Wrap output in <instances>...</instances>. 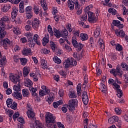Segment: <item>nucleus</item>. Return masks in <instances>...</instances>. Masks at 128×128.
<instances>
[{
    "label": "nucleus",
    "instance_id": "nucleus-1",
    "mask_svg": "<svg viewBox=\"0 0 128 128\" xmlns=\"http://www.w3.org/2000/svg\"><path fill=\"white\" fill-rule=\"evenodd\" d=\"M56 116L52 113L48 112L46 114L45 120L48 128H58V126L56 125V124H54V122H56Z\"/></svg>",
    "mask_w": 128,
    "mask_h": 128
},
{
    "label": "nucleus",
    "instance_id": "nucleus-2",
    "mask_svg": "<svg viewBox=\"0 0 128 128\" xmlns=\"http://www.w3.org/2000/svg\"><path fill=\"white\" fill-rule=\"evenodd\" d=\"M78 101L76 99H71L68 101V104H66L67 108L69 110V112H74L76 110V106H78Z\"/></svg>",
    "mask_w": 128,
    "mask_h": 128
},
{
    "label": "nucleus",
    "instance_id": "nucleus-3",
    "mask_svg": "<svg viewBox=\"0 0 128 128\" xmlns=\"http://www.w3.org/2000/svg\"><path fill=\"white\" fill-rule=\"evenodd\" d=\"M78 64V62L76 60H72L70 59H67L65 62H63V66L66 68H68L70 66H76Z\"/></svg>",
    "mask_w": 128,
    "mask_h": 128
},
{
    "label": "nucleus",
    "instance_id": "nucleus-4",
    "mask_svg": "<svg viewBox=\"0 0 128 128\" xmlns=\"http://www.w3.org/2000/svg\"><path fill=\"white\" fill-rule=\"evenodd\" d=\"M20 76L18 75H14L12 73H11L9 75V79L14 84H18V82H20Z\"/></svg>",
    "mask_w": 128,
    "mask_h": 128
},
{
    "label": "nucleus",
    "instance_id": "nucleus-5",
    "mask_svg": "<svg viewBox=\"0 0 128 128\" xmlns=\"http://www.w3.org/2000/svg\"><path fill=\"white\" fill-rule=\"evenodd\" d=\"M87 14L88 15V20L89 22H91L92 24H94L96 22V15L92 12H88Z\"/></svg>",
    "mask_w": 128,
    "mask_h": 128
},
{
    "label": "nucleus",
    "instance_id": "nucleus-6",
    "mask_svg": "<svg viewBox=\"0 0 128 128\" xmlns=\"http://www.w3.org/2000/svg\"><path fill=\"white\" fill-rule=\"evenodd\" d=\"M72 44L74 48H78L77 52H80L82 50V48H84V46L82 43L80 42L78 44V41L74 39L72 40Z\"/></svg>",
    "mask_w": 128,
    "mask_h": 128
},
{
    "label": "nucleus",
    "instance_id": "nucleus-7",
    "mask_svg": "<svg viewBox=\"0 0 128 128\" xmlns=\"http://www.w3.org/2000/svg\"><path fill=\"white\" fill-rule=\"evenodd\" d=\"M26 36L28 38V42L32 46H36V43L34 42V39H32V34L28 32L25 34Z\"/></svg>",
    "mask_w": 128,
    "mask_h": 128
},
{
    "label": "nucleus",
    "instance_id": "nucleus-8",
    "mask_svg": "<svg viewBox=\"0 0 128 128\" xmlns=\"http://www.w3.org/2000/svg\"><path fill=\"white\" fill-rule=\"evenodd\" d=\"M18 8L14 7L12 9V13H11V20L12 22H14V20L16 18V16H18Z\"/></svg>",
    "mask_w": 128,
    "mask_h": 128
},
{
    "label": "nucleus",
    "instance_id": "nucleus-9",
    "mask_svg": "<svg viewBox=\"0 0 128 128\" xmlns=\"http://www.w3.org/2000/svg\"><path fill=\"white\" fill-rule=\"evenodd\" d=\"M82 98L84 104H88V96L86 91H83L82 94Z\"/></svg>",
    "mask_w": 128,
    "mask_h": 128
},
{
    "label": "nucleus",
    "instance_id": "nucleus-10",
    "mask_svg": "<svg viewBox=\"0 0 128 128\" xmlns=\"http://www.w3.org/2000/svg\"><path fill=\"white\" fill-rule=\"evenodd\" d=\"M40 24V20H38V18H34L32 20V26L35 30H36L38 28Z\"/></svg>",
    "mask_w": 128,
    "mask_h": 128
},
{
    "label": "nucleus",
    "instance_id": "nucleus-11",
    "mask_svg": "<svg viewBox=\"0 0 128 128\" xmlns=\"http://www.w3.org/2000/svg\"><path fill=\"white\" fill-rule=\"evenodd\" d=\"M115 34L119 38H122L126 36V32L122 30H119L118 29H116L114 30Z\"/></svg>",
    "mask_w": 128,
    "mask_h": 128
},
{
    "label": "nucleus",
    "instance_id": "nucleus-12",
    "mask_svg": "<svg viewBox=\"0 0 128 128\" xmlns=\"http://www.w3.org/2000/svg\"><path fill=\"white\" fill-rule=\"evenodd\" d=\"M1 42L3 44V47L5 50H6L8 48V46L12 44V42H10V39L6 38L4 40H1Z\"/></svg>",
    "mask_w": 128,
    "mask_h": 128
},
{
    "label": "nucleus",
    "instance_id": "nucleus-13",
    "mask_svg": "<svg viewBox=\"0 0 128 128\" xmlns=\"http://www.w3.org/2000/svg\"><path fill=\"white\" fill-rule=\"evenodd\" d=\"M6 36V28L0 26V40H2Z\"/></svg>",
    "mask_w": 128,
    "mask_h": 128
},
{
    "label": "nucleus",
    "instance_id": "nucleus-14",
    "mask_svg": "<svg viewBox=\"0 0 128 128\" xmlns=\"http://www.w3.org/2000/svg\"><path fill=\"white\" fill-rule=\"evenodd\" d=\"M68 6L70 10H74V0H68Z\"/></svg>",
    "mask_w": 128,
    "mask_h": 128
},
{
    "label": "nucleus",
    "instance_id": "nucleus-15",
    "mask_svg": "<svg viewBox=\"0 0 128 128\" xmlns=\"http://www.w3.org/2000/svg\"><path fill=\"white\" fill-rule=\"evenodd\" d=\"M33 42H34L35 44H38V46H40V36L38 34H35L34 36V37L32 38Z\"/></svg>",
    "mask_w": 128,
    "mask_h": 128
},
{
    "label": "nucleus",
    "instance_id": "nucleus-16",
    "mask_svg": "<svg viewBox=\"0 0 128 128\" xmlns=\"http://www.w3.org/2000/svg\"><path fill=\"white\" fill-rule=\"evenodd\" d=\"M6 22H8V16H4L0 20V26L4 28V24H6Z\"/></svg>",
    "mask_w": 128,
    "mask_h": 128
},
{
    "label": "nucleus",
    "instance_id": "nucleus-17",
    "mask_svg": "<svg viewBox=\"0 0 128 128\" xmlns=\"http://www.w3.org/2000/svg\"><path fill=\"white\" fill-rule=\"evenodd\" d=\"M123 72L120 66V65L117 66L116 67V76H118L122 78V76Z\"/></svg>",
    "mask_w": 128,
    "mask_h": 128
},
{
    "label": "nucleus",
    "instance_id": "nucleus-18",
    "mask_svg": "<svg viewBox=\"0 0 128 128\" xmlns=\"http://www.w3.org/2000/svg\"><path fill=\"white\" fill-rule=\"evenodd\" d=\"M112 24L114 26H118L119 28H124V24H120V21L118 20H113Z\"/></svg>",
    "mask_w": 128,
    "mask_h": 128
},
{
    "label": "nucleus",
    "instance_id": "nucleus-19",
    "mask_svg": "<svg viewBox=\"0 0 128 128\" xmlns=\"http://www.w3.org/2000/svg\"><path fill=\"white\" fill-rule=\"evenodd\" d=\"M29 90L31 92L32 96H38V94L36 92L38 91V88H34L32 86L29 88Z\"/></svg>",
    "mask_w": 128,
    "mask_h": 128
},
{
    "label": "nucleus",
    "instance_id": "nucleus-20",
    "mask_svg": "<svg viewBox=\"0 0 128 128\" xmlns=\"http://www.w3.org/2000/svg\"><path fill=\"white\" fill-rule=\"evenodd\" d=\"M22 0H0V4H2V2H11V4H18L20 3Z\"/></svg>",
    "mask_w": 128,
    "mask_h": 128
},
{
    "label": "nucleus",
    "instance_id": "nucleus-21",
    "mask_svg": "<svg viewBox=\"0 0 128 128\" xmlns=\"http://www.w3.org/2000/svg\"><path fill=\"white\" fill-rule=\"evenodd\" d=\"M53 30L54 32V36H55L57 38H60L62 36V33L60 30H58L55 28H54Z\"/></svg>",
    "mask_w": 128,
    "mask_h": 128
},
{
    "label": "nucleus",
    "instance_id": "nucleus-22",
    "mask_svg": "<svg viewBox=\"0 0 128 128\" xmlns=\"http://www.w3.org/2000/svg\"><path fill=\"white\" fill-rule=\"evenodd\" d=\"M12 96L14 98H16L17 100H22V94L18 92H14L12 94Z\"/></svg>",
    "mask_w": 128,
    "mask_h": 128
},
{
    "label": "nucleus",
    "instance_id": "nucleus-23",
    "mask_svg": "<svg viewBox=\"0 0 128 128\" xmlns=\"http://www.w3.org/2000/svg\"><path fill=\"white\" fill-rule=\"evenodd\" d=\"M32 52V49L30 48H24L22 50V54L24 56H28Z\"/></svg>",
    "mask_w": 128,
    "mask_h": 128
},
{
    "label": "nucleus",
    "instance_id": "nucleus-24",
    "mask_svg": "<svg viewBox=\"0 0 128 128\" xmlns=\"http://www.w3.org/2000/svg\"><path fill=\"white\" fill-rule=\"evenodd\" d=\"M30 68L28 66H25L23 68V74L24 76H28V74H30Z\"/></svg>",
    "mask_w": 128,
    "mask_h": 128
},
{
    "label": "nucleus",
    "instance_id": "nucleus-25",
    "mask_svg": "<svg viewBox=\"0 0 128 128\" xmlns=\"http://www.w3.org/2000/svg\"><path fill=\"white\" fill-rule=\"evenodd\" d=\"M68 32L66 28L62 30L61 33L62 38H68Z\"/></svg>",
    "mask_w": 128,
    "mask_h": 128
},
{
    "label": "nucleus",
    "instance_id": "nucleus-26",
    "mask_svg": "<svg viewBox=\"0 0 128 128\" xmlns=\"http://www.w3.org/2000/svg\"><path fill=\"white\" fill-rule=\"evenodd\" d=\"M26 114L29 118H34L35 114L34 110H28Z\"/></svg>",
    "mask_w": 128,
    "mask_h": 128
},
{
    "label": "nucleus",
    "instance_id": "nucleus-27",
    "mask_svg": "<svg viewBox=\"0 0 128 128\" xmlns=\"http://www.w3.org/2000/svg\"><path fill=\"white\" fill-rule=\"evenodd\" d=\"M30 91L27 88H24L22 90V94L24 98H28Z\"/></svg>",
    "mask_w": 128,
    "mask_h": 128
},
{
    "label": "nucleus",
    "instance_id": "nucleus-28",
    "mask_svg": "<svg viewBox=\"0 0 128 128\" xmlns=\"http://www.w3.org/2000/svg\"><path fill=\"white\" fill-rule=\"evenodd\" d=\"M78 96H82V84L80 83L76 86Z\"/></svg>",
    "mask_w": 128,
    "mask_h": 128
},
{
    "label": "nucleus",
    "instance_id": "nucleus-29",
    "mask_svg": "<svg viewBox=\"0 0 128 128\" xmlns=\"http://www.w3.org/2000/svg\"><path fill=\"white\" fill-rule=\"evenodd\" d=\"M50 36H48V34H47L46 36H45V37H44L42 38V44L43 46H45V44H46L48 43V42H50Z\"/></svg>",
    "mask_w": 128,
    "mask_h": 128
},
{
    "label": "nucleus",
    "instance_id": "nucleus-30",
    "mask_svg": "<svg viewBox=\"0 0 128 128\" xmlns=\"http://www.w3.org/2000/svg\"><path fill=\"white\" fill-rule=\"evenodd\" d=\"M24 86L28 88H30L32 86V82L30 79H26L24 82Z\"/></svg>",
    "mask_w": 128,
    "mask_h": 128
},
{
    "label": "nucleus",
    "instance_id": "nucleus-31",
    "mask_svg": "<svg viewBox=\"0 0 128 128\" xmlns=\"http://www.w3.org/2000/svg\"><path fill=\"white\" fill-rule=\"evenodd\" d=\"M46 101L48 102L49 104H52L54 102V96L52 94H49V96Z\"/></svg>",
    "mask_w": 128,
    "mask_h": 128
},
{
    "label": "nucleus",
    "instance_id": "nucleus-32",
    "mask_svg": "<svg viewBox=\"0 0 128 128\" xmlns=\"http://www.w3.org/2000/svg\"><path fill=\"white\" fill-rule=\"evenodd\" d=\"M6 56H4L0 60V68H2L4 64H6Z\"/></svg>",
    "mask_w": 128,
    "mask_h": 128
},
{
    "label": "nucleus",
    "instance_id": "nucleus-33",
    "mask_svg": "<svg viewBox=\"0 0 128 128\" xmlns=\"http://www.w3.org/2000/svg\"><path fill=\"white\" fill-rule=\"evenodd\" d=\"M80 38H81L82 40H86L88 38V35L86 34L82 33L80 34Z\"/></svg>",
    "mask_w": 128,
    "mask_h": 128
},
{
    "label": "nucleus",
    "instance_id": "nucleus-34",
    "mask_svg": "<svg viewBox=\"0 0 128 128\" xmlns=\"http://www.w3.org/2000/svg\"><path fill=\"white\" fill-rule=\"evenodd\" d=\"M33 10L35 14H40V8H38V5L34 4Z\"/></svg>",
    "mask_w": 128,
    "mask_h": 128
},
{
    "label": "nucleus",
    "instance_id": "nucleus-35",
    "mask_svg": "<svg viewBox=\"0 0 128 128\" xmlns=\"http://www.w3.org/2000/svg\"><path fill=\"white\" fill-rule=\"evenodd\" d=\"M94 34L96 38H98L100 34V28H97L94 32Z\"/></svg>",
    "mask_w": 128,
    "mask_h": 128
},
{
    "label": "nucleus",
    "instance_id": "nucleus-36",
    "mask_svg": "<svg viewBox=\"0 0 128 128\" xmlns=\"http://www.w3.org/2000/svg\"><path fill=\"white\" fill-rule=\"evenodd\" d=\"M10 4H7L6 6H4L2 9V12H6L10 8Z\"/></svg>",
    "mask_w": 128,
    "mask_h": 128
},
{
    "label": "nucleus",
    "instance_id": "nucleus-37",
    "mask_svg": "<svg viewBox=\"0 0 128 128\" xmlns=\"http://www.w3.org/2000/svg\"><path fill=\"white\" fill-rule=\"evenodd\" d=\"M74 4L75 10L82 8V6H80V3L78 2V0H74Z\"/></svg>",
    "mask_w": 128,
    "mask_h": 128
},
{
    "label": "nucleus",
    "instance_id": "nucleus-38",
    "mask_svg": "<svg viewBox=\"0 0 128 128\" xmlns=\"http://www.w3.org/2000/svg\"><path fill=\"white\" fill-rule=\"evenodd\" d=\"M35 123L36 128H44V124H42L40 121L36 120Z\"/></svg>",
    "mask_w": 128,
    "mask_h": 128
},
{
    "label": "nucleus",
    "instance_id": "nucleus-39",
    "mask_svg": "<svg viewBox=\"0 0 128 128\" xmlns=\"http://www.w3.org/2000/svg\"><path fill=\"white\" fill-rule=\"evenodd\" d=\"M122 68H124V70L125 72H128V65L126 62H122L120 64Z\"/></svg>",
    "mask_w": 128,
    "mask_h": 128
},
{
    "label": "nucleus",
    "instance_id": "nucleus-40",
    "mask_svg": "<svg viewBox=\"0 0 128 128\" xmlns=\"http://www.w3.org/2000/svg\"><path fill=\"white\" fill-rule=\"evenodd\" d=\"M70 98H76V94L74 92H70L68 94Z\"/></svg>",
    "mask_w": 128,
    "mask_h": 128
},
{
    "label": "nucleus",
    "instance_id": "nucleus-41",
    "mask_svg": "<svg viewBox=\"0 0 128 128\" xmlns=\"http://www.w3.org/2000/svg\"><path fill=\"white\" fill-rule=\"evenodd\" d=\"M53 60L55 64H62V60L58 57L56 56L53 58Z\"/></svg>",
    "mask_w": 128,
    "mask_h": 128
},
{
    "label": "nucleus",
    "instance_id": "nucleus-42",
    "mask_svg": "<svg viewBox=\"0 0 128 128\" xmlns=\"http://www.w3.org/2000/svg\"><path fill=\"white\" fill-rule=\"evenodd\" d=\"M54 20L56 22H58L60 20H62V16L57 14L54 16Z\"/></svg>",
    "mask_w": 128,
    "mask_h": 128
},
{
    "label": "nucleus",
    "instance_id": "nucleus-43",
    "mask_svg": "<svg viewBox=\"0 0 128 128\" xmlns=\"http://www.w3.org/2000/svg\"><path fill=\"white\" fill-rule=\"evenodd\" d=\"M48 94V92L46 91H44L42 90H40L39 91V96L40 98H42V96H46Z\"/></svg>",
    "mask_w": 128,
    "mask_h": 128
},
{
    "label": "nucleus",
    "instance_id": "nucleus-44",
    "mask_svg": "<svg viewBox=\"0 0 128 128\" xmlns=\"http://www.w3.org/2000/svg\"><path fill=\"white\" fill-rule=\"evenodd\" d=\"M20 64L22 66H26L28 64V59L26 58H20Z\"/></svg>",
    "mask_w": 128,
    "mask_h": 128
},
{
    "label": "nucleus",
    "instance_id": "nucleus-45",
    "mask_svg": "<svg viewBox=\"0 0 128 128\" xmlns=\"http://www.w3.org/2000/svg\"><path fill=\"white\" fill-rule=\"evenodd\" d=\"M122 46L120 44H116V50L117 52H122Z\"/></svg>",
    "mask_w": 128,
    "mask_h": 128
},
{
    "label": "nucleus",
    "instance_id": "nucleus-46",
    "mask_svg": "<svg viewBox=\"0 0 128 128\" xmlns=\"http://www.w3.org/2000/svg\"><path fill=\"white\" fill-rule=\"evenodd\" d=\"M92 8H94V6H92V4H90L88 6H86L84 8V12H90V10H92Z\"/></svg>",
    "mask_w": 128,
    "mask_h": 128
},
{
    "label": "nucleus",
    "instance_id": "nucleus-47",
    "mask_svg": "<svg viewBox=\"0 0 128 128\" xmlns=\"http://www.w3.org/2000/svg\"><path fill=\"white\" fill-rule=\"evenodd\" d=\"M58 74H60V76H62V78H66L67 74L66 71H64V70H60L58 72Z\"/></svg>",
    "mask_w": 128,
    "mask_h": 128
},
{
    "label": "nucleus",
    "instance_id": "nucleus-48",
    "mask_svg": "<svg viewBox=\"0 0 128 128\" xmlns=\"http://www.w3.org/2000/svg\"><path fill=\"white\" fill-rule=\"evenodd\" d=\"M41 88H42V90H44V92H46L48 94H50V90L46 88V86H44V85L42 86H41Z\"/></svg>",
    "mask_w": 128,
    "mask_h": 128
},
{
    "label": "nucleus",
    "instance_id": "nucleus-49",
    "mask_svg": "<svg viewBox=\"0 0 128 128\" xmlns=\"http://www.w3.org/2000/svg\"><path fill=\"white\" fill-rule=\"evenodd\" d=\"M48 30L51 36H54V31H52V26H50V24L48 26Z\"/></svg>",
    "mask_w": 128,
    "mask_h": 128
},
{
    "label": "nucleus",
    "instance_id": "nucleus-50",
    "mask_svg": "<svg viewBox=\"0 0 128 128\" xmlns=\"http://www.w3.org/2000/svg\"><path fill=\"white\" fill-rule=\"evenodd\" d=\"M50 46L52 50L56 52V44H54V42H52Z\"/></svg>",
    "mask_w": 128,
    "mask_h": 128
},
{
    "label": "nucleus",
    "instance_id": "nucleus-51",
    "mask_svg": "<svg viewBox=\"0 0 128 128\" xmlns=\"http://www.w3.org/2000/svg\"><path fill=\"white\" fill-rule=\"evenodd\" d=\"M16 106H18V104L16 102H14L13 104L10 105V108L12 110H16Z\"/></svg>",
    "mask_w": 128,
    "mask_h": 128
},
{
    "label": "nucleus",
    "instance_id": "nucleus-52",
    "mask_svg": "<svg viewBox=\"0 0 128 128\" xmlns=\"http://www.w3.org/2000/svg\"><path fill=\"white\" fill-rule=\"evenodd\" d=\"M26 12H32V7L29 6L26 8H25Z\"/></svg>",
    "mask_w": 128,
    "mask_h": 128
},
{
    "label": "nucleus",
    "instance_id": "nucleus-53",
    "mask_svg": "<svg viewBox=\"0 0 128 128\" xmlns=\"http://www.w3.org/2000/svg\"><path fill=\"white\" fill-rule=\"evenodd\" d=\"M14 90L16 92H20V82H18V85H14Z\"/></svg>",
    "mask_w": 128,
    "mask_h": 128
},
{
    "label": "nucleus",
    "instance_id": "nucleus-54",
    "mask_svg": "<svg viewBox=\"0 0 128 128\" xmlns=\"http://www.w3.org/2000/svg\"><path fill=\"white\" fill-rule=\"evenodd\" d=\"M76 14L77 16H80L82 14V7L76 9Z\"/></svg>",
    "mask_w": 128,
    "mask_h": 128
},
{
    "label": "nucleus",
    "instance_id": "nucleus-55",
    "mask_svg": "<svg viewBox=\"0 0 128 128\" xmlns=\"http://www.w3.org/2000/svg\"><path fill=\"white\" fill-rule=\"evenodd\" d=\"M14 62H18L20 60V58L18 55H14L13 58Z\"/></svg>",
    "mask_w": 128,
    "mask_h": 128
},
{
    "label": "nucleus",
    "instance_id": "nucleus-56",
    "mask_svg": "<svg viewBox=\"0 0 128 128\" xmlns=\"http://www.w3.org/2000/svg\"><path fill=\"white\" fill-rule=\"evenodd\" d=\"M42 54H48L50 51V50H48L46 48H43L42 50Z\"/></svg>",
    "mask_w": 128,
    "mask_h": 128
},
{
    "label": "nucleus",
    "instance_id": "nucleus-57",
    "mask_svg": "<svg viewBox=\"0 0 128 128\" xmlns=\"http://www.w3.org/2000/svg\"><path fill=\"white\" fill-rule=\"evenodd\" d=\"M6 104H7L8 106H10V104H12V99L8 98L6 100Z\"/></svg>",
    "mask_w": 128,
    "mask_h": 128
},
{
    "label": "nucleus",
    "instance_id": "nucleus-58",
    "mask_svg": "<svg viewBox=\"0 0 128 128\" xmlns=\"http://www.w3.org/2000/svg\"><path fill=\"white\" fill-rule=\"evenodd\" d=\"M32 12H26V18H28V20H30V18H32Z\"/></svg>",
    "mask_w": 128,
    "mask_h": 128
},
{
    "label": "nucleus",
    "instance_id": "nucleus-59",
    "mask_svg": "<svg viewBox=\"0 0 128 128\" xmlns=\"http://www.w3.org/2000/svg\"><path fill=\"white\" fill-rule=\"evenodd\" d=\"M117 96L119 98L122 96V90L120 89L117 90Z\"/></svg>",
    "mask_w": 128,
    "mask_h": 128
},
{
    "label": "nucleus",
    "instance_id": "nucleus-60",
    "mask_svg": "<svg viewBox=\"0 0 128 128\" xmlns=\"http://www.w3.org/2000/svg\"><path fill=\"white\" fill-rule=\"evenodd\" d=\"M13 32L14 34H20V30L18 29V27L14 28Z\"/></svg>",
    "mask_w": 128,
    "mask_h": 128
},
{
    "label": "nucleus",
    "instance_id": "nucleus-61",
    "mask_svg": "<svg viewBox=\"0 0 128 128\" xmlns=\"http://www.w3.org/2000/svg\"><path fill=\"white\" fill-rule=\"evenodd\" d=\"M87 18H88V12H85L83 16L81 17V20H82L83 22H86Z\"/></svg>",
    "mask_w": 128,
    "mask_h": 128
},
{
    "label": "nucleus",
    "instance_id": "nucleus-62",
    "mask_svg": "<svg viewBox=\"0 0 128 128\" xmlns=\"http://www.w3.org/2000/svg\"><path fill=\"white\" fill-rule=\"evenodd\" d=\"M115 112L116 114L120 115L122 114V109L118 108H115Z\"/></svg>",
    "mask_w": 128,
    "mask_h": 128
},
{
    "label": "nucleus",
    "instance_id": "nucleus-63",
    "mask_svg": "<svg viewBox=\"0 0 128 128\" xmlns=\"http://www.w3.org/2000/svg\"><path fill=\"white\" fill-rule=\"evenodd\" d=\"M26 32H30L32 30V28L30 25H26L24 28Z\"/></svg>",
    "mask_w": 128,
    "mask_h": 128
},
{
    "label": "nucleus",
    "instance_id": "nucleus-64",
    "mask_svg": "<svg viewBox=\"0 0 128 128\" xmlns=\"http://www.w3.org/2000/svg\"><path fill=\"white\" fill-rule=\"evenodd\" d=\"M66 28L68 30L69 32H72V24H68L66 26Z\"/></svg>",
    "mask_w": 128,
    "mask_h": 128
}]
</instances>
